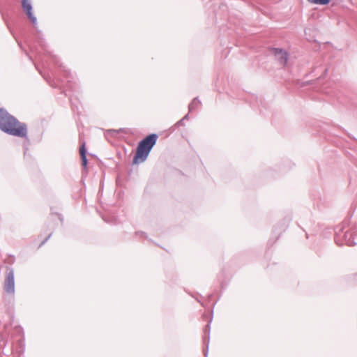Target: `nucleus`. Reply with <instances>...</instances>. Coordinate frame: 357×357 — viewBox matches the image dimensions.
<instances>
[{
  "instance_id": "obj_1",
  "label": "nucleus",
  "mask_w": 357,
  "mask_h": 357,
  "mask_svg": "<svg viewBox=\"0 0 357 357\" xmlns=\"http://www.w3.org/2000/svg\"><path fill=\"white\" fill-rule=\"evenodd\" d=\"M0 130L12 136L27 138V126L20 122L4 108L0 109Z\"/></svg>"
},
{
  "instance_id": "obj_2",
  "label": "nucleus",
  "mask_w": 357,
  "mask_h": 357,
  "mask_svg": "<svg viewBox=\"0 0 357 357\" xmlns=\"http://www.w3.org/2000/svg\"><path fill=\"white\" fill-rule=\"evenodd\" d=\"M158 137L157 134L152 133L147 135L139 142L132 160L133 165L143 162L147 159L151 149L156 144Z\"/></svg>"
},
{
  "instance_id": "obj_3",
  "label": "nucleus",
  "mask_w": 357,
  "mask_h": 357,
  "mask_svg": "<svg viewBox=\"0 0 357 357\" xmlns=\"http://www.w3.org/2000/svg\"><path fill=\"white\" fill-rule=\"evenodd\" d=\"M356 235V231L355 228H349L345 231H343L342 228H340L336 231L335 241L337 245L345 243L349 246H353L356 244L354 241Z\"/></svg>"
},
{
  "instance_id": "obj_4",
  "label": "nucleus",
  "mask_w": 357,
  "mask_h": 357,
  "mask_svg": "<svg viewBox=\"0 0 357 357\" xmlns=\"http://www.w3.org/2000/svg\"><path fill=\"white\" fill-rule=\"evenodd\" d=\"M3 289L8 294L15 293L14 270L10 266L6 267Z\"/></svg>"
},
{
  "instance_id": "obj_5",
  "label": "nucleus",
  "mask_w": 357,
  "mask_h": 357,
  "mask_svg": "<svg viewBox=\"0 0 357 357\" xmlns=\"http://www.w3.org/2000/svg\"><path fill=\"white\" fill-rule=\"evenodd\" d=\"M22 6L24 12L26 13L31 23L34 25L36 24L37 19L32 13L33 8L31 0H22Z\"/></svg>"
},
{
  "instance_id": "obj_6",
  "label": "nucleus",
  "mask_w": 357,
  "mask_h": 357,
  "mask_svg": "<svg viewBox=\"0 0 357 357\" xmlns=\"http://www.w3.org/2000/svg\"><path fill=\"white\" fill-rule=\"evenodd\" d=\"M272 52L280 64L284 66L287 63L288 55L285 51L279 48H273Z\"/></svg>"
},
{
  "instance_id": "obj_7",
  "label": "nucleus",
  "mask_w": 357,
  "mask_h": 357,
  "mask_svg": "<svg viewBox=\"0 0 357 357\" xmlns=\"http://www.w3.org/2000/svg\"><path fill=\"white\" fill-rule=\"evenodd\" d=\"M79 154L82 160V165L86 168L88 163V160L86 158V150L85 148V144L83 143L82 146L79 149Z\"/></svg>"
},
{
  "instance_id": "obj_8",
  "label": "nucleus",
  "mask_w": 357,
  "mask_h": 357,
  "mask_svg": "<svg viewBox=\"0 0 357 357\" xmlns=\"http://www.w3.org/2000/svg\"><path fill=\"white\" fill-rule=\"evenodd\" d=\"M201 105L200 100L198 98H195L188 106L189 112L195 111Z\"/></svg>"
},
{
  "instance_id": "obj_9",
  "label": "nucleus",
  "mask_w": 357,
  "mask_h": 357,
  "mask_svg": "<svg viewBox=\"0 0 357 357\" xmlns=\"http://www.w3.org/2000/svg\"><path fill=\"white\" fill-rule=\"evenodd\" d=\"M310 3L318 5H327L330 3L331 0H307Z\"/></svg>"
},
{
  "instance_id": "obj_10",
  "label": "nucleus",
  "mask_w": 357,
  "mask_h": 357,
  "mask_svg": "<svg viewBox=\"0 0 357 357\" xmlns=\"http://www.w3.org/2000/svg\"><path fill=\"white\" fill-rule=\"evenodd\" d=\"M51 236H52V233H51V234H50L48 235V236H47V237H46V238H45L42 241V243L40 244L39 247L43 246V245H44V244H45V243L48 241V239L51 237Z\"/></svg>"
},
{
  "instance_id": "obj_11",
  "label": "nucleus",
  "mask_w": 357,
  "mask_h": 357,
  "mask_svg": "<svg viewBox=\"0 0 357 357\" xmlns=\"http://www.w3.org/2000/svg\"><path fill=\"white\" fill-rule=\"evenodd\" d=\"M183 119H181L179 121L177 122L178 126H183Z\"/></svg>"
},
{
  "instance_id": "obj_12",
  "label": "nucleus",
  "mask_w": 357,
  "mask_h": 357,
  "mask_svg": "<svg viewBox=\"0 0 357 357\" xmlns=\"http://www.w3.org/2000/svg\"><path fill=\"white\" fill-rule=\"evenodd\" d=\"M210 329V326L209 324H207L205 327V333H206L207 331H209Z\"/></svg>"
},
{
  "instance_id": "obj_13",
  "label": "nucleus",
  "mask_w": 357,
  "mask_h": 357,
  "mask_svg": "<svg viewBox=\"0 0 357 357\" xmlns=\"http://www.w3.org/2000/svg\"><path fill=\"white\" fill-rule=\"evenodd\" d=\"M188 119V114H186V115L184 116V117L182 119H183V121H185V120H186Z\"/></svg>"
}]
</instances>
